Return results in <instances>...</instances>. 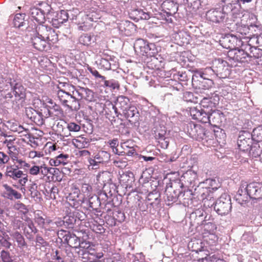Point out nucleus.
<instances>
[{
  "label": "nucleus",
  "instance_id": "1",
  "mask_svg": "<svg viewBox=\"0 0 262 262\" xmlns=\"http://www.w3.org/2000/svg\"><path fill=\"white\" fill-rule=\"evenodd\" d=\"M36 31L37 34L46 39L51 48L59 41L58 34L50 26L43 24L38 25L36 27Z\"/></svg>",
  "mask_w": 262,
  "mask_h": 262
},
{
  "label": "nucleus",
  "instance_id": "2",
  "mask_svg": "<svg viewBox=\"0 0 262 262\" xmlns=\"http://www.w3.org/2000/svg\"><path fill=\"white\" fill-rule=\"evenodd\" d=\"M5 176L14 181H18L19 184L25 186L28 181V176L19 169L18 165H9L6 166Z\"/></svg>",
  "mask_w": 262,
  "mask_h": 262
},
{
  "label": "nucleus",
  "instance_id": "3",
  "mask_svg": "<svg viewBox=\"0 0 262 262\" xmlns=\"http://www.w3.org/2000/svg\"><path fill=\"white\" fill-rule=\"evenodd\" d=\"M154 45L149 44L147 41L143 39H138L134 44V49L136 53L139 56L146 57H154L156 53L154 48Z\"/></svg>",
  "mask_w": 262,
  "mask_h": 262
},
{
  "label": "nucleus",
  "instance_id": "4",
  "mask_svg": "<svg viewBox=\"0 0 262 262\" xmlns=\"http://www.w3.org/2000/svg\"><path fill=\"white\" fill-rule=\"evenodd\" d=\"M214 209L222 216L229 214L232 209L230 197L226 193L222 194L215 202Z\"/></svg>",
  "mask_w": 262,
  "mask_h": 262
},
{
  "label": "nucleus",
  "instance_id": "5",
  "mask_svg": "<svg viewBox=\"0 0 262 262\" xmlns=\"http://www.w3.org/2000/svg\"><path fill=\"white\" fill-rule=\"evenodd\" d=\"M231 66L227 61L221 59H215L212 64V70L220 78H226L230 74Z\"/></svg>",
  "mask_w": 262,
  "mask_h": 262
},
{
  "label": "nucleus",
  "instance_id": "6",
  "mask_svg": "<svg viewBox=\"0 0 262 262\" xmlns=\"http://www.w3.org/2000/svg\"><path fill=\"white\" fill-rule=\"evenodd\" d=\"M68 90L72 92V95H75L79 99H84L87 101L92 102L94 100L93 92L88 89L83 87L76 88L74 85L70 84H67Z\"/></svg>",
  "mask_w": 262,
  "mask_h": 262
},
{
  "label": "nucleus",
  "instance_id": "7",
  "mask_svg": "<svg viewBox=\"0 0 262 262\" xmlns=\"http://www.w3.org/2000/svg\"><path fill=\"white\" fill-rule=\"evenodd\" d=\"M242 188H244L247 194L251 199L259 200L262 199V186L256 183H251L247 184L246 182H242L241 186ZM242 191V190H241Z\"/></svg>",
  "mask_w": 262,
  "mask_h": 262
},
{
  "label": "nucleus",
  "instance_id": "8",
  "mask_svg": "<svg viewBox=\"0 0 262 262\" xmlns=\"http://www.w3.org/2000/svg\"><path fill=\"white\" fill-rule=\"evenodd\" d=\"M187 132L191 138L198 141L205 139L206 131L200 125L190 122L187 124Z\"/></svg>",
  "mask_w": 262,
  "mask_h": 262
},
{
  "label": "nucleus",
  "instance_id": "9",
  "mask_svg": "<svg viewBox=\"0 0 262 262\" xmlns=\"http://www.w3.org/2000/svg\"><path fill=\"white\" fill-rule=\"evenodd\" d=\"M244 49L234 48L230 50L228 52V57L229 60L235 62H248V52L245 50V46L243 45Z\"/></svg>",
  "mask_w": 262,
  "mask_h": 262
},
{
  "label": "nucleus",
  "instance_id": "10",
  "mask_svg": "<svg viewBox=\"0 0 262 262\" xmlns=\"http://www.w3.org/2000/svg\"><path fill=\"white\" fill-rule=\"evenodd\" d=\"M252 39H256L253 37L248 41V43L245 45V50L248 52V60L251 61L254 59H258L262 56V50L254 47L252 45Z\"/></svg>",
  "mask_w": 262,
  "mask_h": 262
},
{
  "label": "nucleus",
  "instance_id": "11",
  "mask_svg": "<svg viewBox=\"0 0 262 262\" xmlns=\"http://www.w3.org/2000/svg\"><path fill=\"white\" fill-rule=\"evenodd\" d=\"M190 114L193 119L203 123H208L209 121L210 113L203 110H199L196 107H192L190 110Z\"/></svg>",
  "mask_w": 262,
  "mask_h": 262
},
{
  "label": "nucleus",
  "instance_id": "12",
  "mask_svg": "<svg viewBox=\"0 0 262 262\" xmlns=\"http://www.w3.org/2000/svg\"><path fill=\"white\" fill-rule=\"evenodd\" d=\"M22 219L25 222V226L24 228V233L27 238L29 239H32L34 235L37 233V229L35 227L32 220L28 216H25Z\"/></svg>",
  "mask_w": 262,
  "mask_h": 262
},
{
  "label": "nucleus",
  "instance_id": "13",
  "mask_svg": "<svg viewBox=\"0 0 262 262\" xmlns=\"http://www.w3.org/2000/svg\"><path fill=\"white\" fill-rule=\"evenodd\" d=\"M64 233L63 236L64 242L67 243L70 247L73 248H78L80 246V239L74 234H71L70 232L64 230H61Z\"/></svg>",
  "mask_w": 262,
  "mask_h": 262
},
{
  "label": "nucleus",
  "instance_id": "14",
  "mask_svg": "<svg viewBox=\"0 0 262 262\" xmlns=\"http://www.w3.org/2000/svg\"><path fill=\"white\" fill-rule=\"evenodd\" d=\"M209 226H212V224H207L206 225L202 233V236L204 242L210 246H212L217 242L218 237L212 231L208 230Z\"/></svg>",
  "mask_w": 262,
  "mask_h": 262
},
{
  "label": "nucleus",
  "instance_id": "15",
  "mask_svg": "<svg viewBox=\"0 0 262 262\" xmlns=\"http://www.w3.org/2000/svg\"><path fill=\"white\" fill-rule=\"evenodd\" d=\"M33 45L36 50L40 51H48L51 50V48L47 43L46 39L43 38L37 34L32 38Z\"/></svg>",
  "mask_w": 262,
  "mask_h": 262
},
{
  "label": "nucleus",
  "instance_id": "16",
  "mask_svg": "<svg viewBox=\"0 0 262 262\" xmlns=\"http://www.w3.org/2000/svg\"><path fill=\"white\" fill-rule=\"evenodd\" d=\"M197 178L196 172L192 170H188L182 176L181 181L188 187H193Z\"/></svg>",
  "mask_w": 262,
  "mask_h": 262
},
{
  "label": "nucleus",
  "instance_id": "17",
  "mask_svg": "<svg viewBox=\"0 0 262 262\" xmlns=\"http://www.w3.org/2000/svg\"><path fill=\"white\" fill-rule=\"evenodd\" d=\"M76 20L79 29L80 30L87 31L92 27L85 12L80 13L77 16Z\"/></svg>",
  "mask_w": 262,
  "mask_h": 262
},
{
  "label": "nucleus",
  "instance_id": "18",
  "mask_svg": "<svg viewBox=\"0 0 262 262\" xmlns=\"http://www.w3.org/2000/svg\"><path fill=\"white\" fill-rule=\"evenodd\" d=\"M118 28L126 36H130L136 31V26L130 21L124 20L119 24Z\"/></svg>",
  "mask_w": 262,
  "mask_h": 262
},
{
  "label": "nucleus",
  "instance_id": "19",
  "mask_svg": "<svg viewBox=\"0 0 262 262\" xmlns=\"http://www.w3.org/2000/svg\"><path fill=\"white\" fill-rule=\"evenodd\" d=\"M123 114L126 119L132 123H135L139 120V111L137 108L134 105L129 106L128 108L123 112Z\"/></svg>",
  "mask_w": 262,
  "mask_h": 262
},
{
  "label": "nucleus",
  "instance_id": "20",
  "mask_svg": "<svg viewBox=\"0 0 262 262\" xmlns=\"http://www.w3.org/2000/svg\"><path fill=\"white\" fill-rule=\"evenodd\" d=\"M13 92L16 100L21 102L25 101L26 96V89L20 83L15 84L13 87Z\"/></svg>",
  "mask_w": 262,
  "mask_h": 262
},
{
  "label": "nucleus",
  "instance_id": "21",
  "mask_svg": "<svg viewBox=\"0 0 262 262\" xmlns=\"http://www.w3.org/2000/svg\"><path fill=\"white\" fill-rule=\"evenodd\" d=\"M224 115L223 113L219 110H213L209 115V121L208 123L214 125L218 126L221 124Z\"/></svg>",
  "mask_w": 262,
  "mask_h": 262
},
{
  "label": "nucleus",
  "instance_id": "22",
  "mask_svg": "<svg viewBox=\"0 0 262 262\" xmlns=\"http://www.w3.org/2000/svg\"><path fill=\"white\" fill-rule=\"evenodd\" d=\"M223 14L220 9H213L208 11L206 13L207 18L212 22L219 23L223 21Z\"/></svg>",
  "mask_w": 262,
  "mask_h": 262
},
{
  "label": "nucleus",
  "instance_id": "23",
  "mask_svg": "<svg viewBox=\"0 0 262 262\" xmlns=\"http://www.w3.org/2000/svg\"><path fill=\"white\" fill-rule=\"evenodd\" d=\"M45 12L38 8L33 7L31 9L30 15L33 20L41 24L45 20Z\"/></svg>",
  "mask_w": 262,
  "mask_h": 262
},
{
  "label": "nucleus",
  "instance_id": "24",
  "mask_svg": "<svg viewBox=\"0 0 262 262\" xmlns=\"http://www.w3.org/2000/svg\"><path fill=\"white\" fill-rule=\"evenodd\" d=\"M212 97H204L200 102L201 110L211 113L215 110L216 103Z\"/></svg>",
  "mask_w": 262,
  "mask_h": 262
},
{
  "label": "nucleus",
  "instance_id": "25",
  "mask_svg": "<svg viewBox=\"0 0 262 262\" xmlns=\"http://www.w3.org/2000/svg\"><path fill=\"white\" fill-rule=\"evenodd\" d=\"M69 156L68 154H61L54 158L51 159L49 164L52 166H58L60 165H65L68 163Z\"/></svg>",
  "mask_w": 262,
  "mask_h": 262
},
{
  "label": "nucleus",
  "instance_id": "26",
  "mask_svg": "<svg viewBox=\"0 0 262 262\" xmlns=\"http://www.w3.org/2000/svg\"><path fill=\"white\" fill-rule=\"evenodd\" d=\"M3 187L5 188L4 196L7 199L10 200H12L13 198L15 199H20L22 198V195L20 193L13 189L8 184H4Z\"/></svg>",
  "mask_w": 262,
  "mask_h": 262
},
{
  "label": "nucleus",
  "instance_id": "27",
  "mask_svg": "<svg viewBox=\"0 0 262 262\" xmlns=\"http://www.w3.org/2000/svg\"><path fill=\"white\" fill-rule=\"evenodd\" d=\"M34 221L42 228H44L46 230H50L51 227L50 225L53 223L51 220H46L39 213H36L35 214Z\"/></svg>",
  "mask_w": 262,
  "mask_h": 262
},
{
  "label": "nucleus",
  "instance_id": "28",
  "mask_svg": "<svg viewBox=\"0 0 262 262\" xmlns=\"http://www.w3.org/2000/svg\"><path fill=\"white\" fill-rule=\"evenodd\" d=\"M124 155L128 156H132L136 154V150L135 148V144L132 141H127L122 143L121 145Z\"/></svg>",
  "mask_w": 262,
  "mask_h": 262
},
{
  "label": "nucleus",
  "instance_id": "29",
  "mask_svg": "<svg viewBox=\"0 0 262 262\" xmlns=\"http://www.w3.org/2000/svg\"><path fill=\"white\" fill-rule=\"evenodd\" d=\"M67 83H65L63 86L64 90H59L57 92V96L61 104L64 106L68 102V99L71 97L72 92L68 90V88L66 86Z\"/></svg>",
  "mask_w": 262,
  "mask_h": 262
},
{
  "label": "nucleus",
  "instance_id": "30",
  "mask_svg": "<svg viewBox=\"0 0 262 262\" xmlns=\"http://www.w3.org/2000/svg\"><path fill=\"white\" fill-rule=\"evenodd\" d=\"M90 143L89 139L82 136H79L72 140V144L79 149L87 148Z\"/></svg>",
  "mask_w": 262,
  "mask_h": 262
},
{
  "label": "nucleus",
  "instance_id": "31",
  "mask_svg": "<svg viewBox=\"0 0 262 262\" xmlns=\"http://www.w3.org/2000/svg\"><path fill=\"white\" fill-rule=\"evenodd\" d=\"M76 96L71 94V97L68 99V102L64 106L67 107L68 109L71 111H77L80 108V103L78 98H76Z\"/></svg>",
  "mask_w": 262,
  "mask_h": 262
},
{
  "label": "nucleus",
  "instance_id": "32",
  "mask_svg": "<svg viewBox=\"0 0 262 262\" xmlns=\"http://www.w3.org/2000/svg\"><path fill=\"white\" fill-rule=\"evenodd\" d=\"M162 8L167 14L172 15L174 14L178 10V5L173 1L166 0L163 2L162 5Z\"/></svg>",
  "mask_w": 262,
  "mask_h": 262
},
{
  "label": "nucleus",
  "instance_id": "33",
  "mask_svg": "<svg viewBox=\"0 0 262 262\" xmlns=\"http://www.w3.org/2000/svg\"><path fill=\"white\" fill-rule=\"evenodd\" d=\"M96 38L93 35L88 33L82 34L79 38V42L80 44L89 47L92 43L96 42Z\"/></svg>",
  "mask_w": 262,
  "mask_h": 262
},
{
  "label": "nucleus",
  "instance_id": "34",
  "mask_svg": "<svg viewBox=\"0 0 262 262\" xmlns=\"http://www.w3.org/2000/svg\"><path fill=\"white\" fill-rule=\"evenodd\" d=\"M252 141L249 138H245L243 136H239L237 140V144L239 149L242 151H247L251 147Z\"/></svg>",
  "mask_w": 262,
  "mask_h": 262
},
{
  "label": "nucleus",
  "instance_id": "35",
  "mask_svg": "<svg viewBox=\"0 0 262 262\" xmlns=\"http://www.w3.org/2000/svg\"><path fill=\"white\" fill-rule=\"evenodd\" d=\"M3 143L4 145L6 146L8 148V154L10 155L11 156H13L17 152V149L16 147V144L17 142L16 141L15 139H6Z\"/></svg>",
  "mask_w": 262,
  "mask_h": 262
},
{
  "label": "nucleus",
  "instance_id": "36",
  "mask_svg": "<svg viewBox=\"0 0 262 262\" xmlns=\"http://www.w3.org/2000/svg\"><path fill=\"white\" fill-rule=\"evenodd\" d=\"M236 6H237V4L228 3L223 6L221 12L223 15H224L223 16L224 19L227 20L229 19L233 9H234Z\"/></svg>",
  "mask_w": 262,
  "mask_h": 262
},
{
  "label": "nucleus",
  "instance_id": "37",
  "mask_svg": "<svg viewBox=\"0 0 262 262\" xmlns=\"http://www.w3.org/2000/svg\"><path fill=\"white\" fill-rule=\"evenodd\" d=\"M128 102L129 99L127 97L121 96L118 98L116 106L123 113L129 106Z\"/></svg>",
  "mask_w": 262,
  "mask_h": 262
},
{
  "label": "nucleus",
  "instance_id": "38",
  "mask_svg": "<svg viewBox=\"0 0 262 262\" xmlns=\"http://www.w3.org/2000/svg\"><path fill=\"white\" fill-rule=\"evenodd\" d=\"M56 17V18L54 20V24L60 25L68 20L69 14L67 11L62 10L57 14Z\"/></svg>",
  "mask_w": 262,
  "mask_h": 262
},
{
  "label": "nucleus",
  "instance_id": "39",
  "mask_svg": "<svg viewBox=\"0 0 262 262\" xmlns=\"http://www.w3.org/2000/svg\"><path fill=\"white\" fill-rule=\"evenodd\" d=\"M11 236L17 243V246L20 248H24L27 246V243L23 235L18 231H15L11 234Z\"/></svg>",
  "mask_w": 262,
  "mask_h": 262
},
{
  "label": "nucleus",
  "instance_id": "40",
  "mask_svg": "<svg viewBox=\"0 0 262 262\" xmlns=\"http://www.w3.org/2000/svg\"><path fill=\"white\" fill-rule=\"evenodd\" d=\"M10 129L13 132H17L20 134V136H27L29 135V130L25 128L21 125H18L17 123H13L10 127Z\"/></svg>",
  "mask_w": 262,
  "mask_h": 262
},
{
  "label": "nucleus",
  "instance_id": "41",
  "mask_svg": "<svg viewBox=\"0 0 262 262\" xmlns=\"http://www.w3.org/2000/svg\"><path fill=\"white\" fill-rule=\"evenodd\" d=\"M11 158L13 161H16L18 164L19 168L27 170L30 168V164L22 158H18L17 153L13 156H11Z\"/></svg>",
  "mask_w": 262,
  "mask_h": 262
},
{
  "label": "nucleus",
  "instance_id": "42",
  "mask_svg": "<svg viewBox=\"0 0 262 262\" xmlns=\"http://www.w3.org/2000/svg\"><path fill=\"white\" fill-rule=\"evenodd\" d=\"M95 160L98 161L100 164L107 162L110 158V155L105 151H99L95 156Z\"/></svg>",
  "mask_w": 262,
  "mask_h": 262
},
{
  "label": "nucleus",
  "instance_id": "43",
  "mask_svg": "<svg viewBox=\"0 0 262 262\" xmlns=\"http://www.w3.org/2000/svg\"><path fill=\"white\" fill-rule=\"evenodd\" d=\"M103 253L102 252H96L94 250H90L89 251V257L88 259L89 262H94L97 261H100L103 257Z\"/></svg>",
  "mask_w": 262,
  "mask_h": 262
},
{
  "label": "nucleus",
  "instance_id": "44",
  "mask_svg": "<svg viewBox=\"0 0 262 262\" xmlns=\"http://www.w3.org/2000/svg\"><path fill=\"white\" fill-rule=\"evenodd\" d=\"M85 12L90 23L92 21H97L100 18V14L93 9L87 10Z\"/></svg>",
  "mask_w": 262,
  "mask_h": 262
},
{
  "label": "nucleus",
  "instance_id": "45",
  "mask_svg": "<svg viewBox=\"0 0 262 262\" xmlns=\"http://www.w3.org/2000/svg\"><path fill=\"white\" fill-rule=\"evenodd\" d=\"M215 200L213 193L207 192V195L205 198H203L202 201L205 207L210 208L215 205Z\"/></svg>",
  "mask_w": 262,
  "mask_h": 262
},
{
  "label": "nucleus",
  "instance_id": "46",
  "mask_svg": "<svg viewBox=\"0 0 262 262\" xmlns=\"http://www.w3.org/2000/svg\"><path fill=\"white\" fill-rule=\"evenodd\" d=\"M81 191L85 199L92 198L93 188L90 184L86 183L83 184Z\"/></svg>",
  "mask_w": 262,
  "mask_h": 262
},
{
  "label": "nucleus",
  "instance_id": "47",
  "mask_svg": "<svg viewBox=\"0 0 262 262\" xmlns=\"http://www.w3.org/2000/svg\"><path fill=\"white\" fill-rule=\"evenodd\" d=\"M171 190L172 187H171L170 188H167L165 191V194L167 196V199L168 201H175L178 197H179L182 195H183V196L184 195V194H182V193L181 192L179 194H177L174 190L173 191V194H172Z\"/></svg>",
  "mask_w": 262,
  "mask_h": 262
},
{
  "label": "nucleus",
  "instance_id": "48",
  "mask_svg": "<svg viewBox=\"0 0 262 262\" xmlns=\"http://www.w3.org/2000/svg\"><path fill=\"white\" fill-rule=\"evenodd\" d=\"M243 16L244 14L240 9V6L237 4V6H236L234 9H233L232 13L230 15L229 19L235 21L236 19L238 18H241Z\"/></svg>",
  "mask_w": 262,
  "mask_h": 262
},
{
  "label": "nucleus",
  "instance_id": "49",
  "mask_svg": "<svg viewBox=\"0 0 262 262\" xmlns=\"http://www.w3.org/2000/svg\"><path fill=\"white\" fill-rule=\"evenodd\" d=\"M160 194L157 191H153L150 192L147 197V200L150 202L151 204L158 203L160 202Z\"/></svg>",
  "mask_w": 262,
  "mask_h": 262
},
{
  "label": "nucleus",
  "instance_id": "50",
  "mask_svg": "<svg viewBox=\"0 0 262 262\" xmlns=\"http://www.w3.org/2000/svg\"><path fill=\"white\" fill-rule=\"evenodd\" d=\"M25 16L23 14H16L13 19V24L15 27L20 28L24 24Z\"/></svg>",
  "mask_w": 262,
  "mask_h": 262
},
{
  "label": "nucleus",
  "instance_id": "51",
  "mask_svg": "<svg viewBox=\"0 0 262 262\" xmlns=\"http://www.w3.org/2000/svg\"><path fill=\"white\" fill-rule=\"evenodd\" d=\"M37 185L35 183H33L30 185L29 187V190L30 193L31 198L33 199H39L40 195V193L37 190Z\"/></svg>",
  "mask_w": 262,
  "mask_h": 262
},
{
  "label": "nucleus",
  "instance_id": "52",
  "mask_svg": "<svg viewBox=\"0 0 262 262\" xmlns=\"http://www.w3.org/2000/svg\"><path fill=\"white\" fill-rule=\"evenodd\" d=\"M14 208L19 211L21 213L26 215L29 212L27 206L20 201H17L14 205Z\"/></svg>",
  "mask_w": 262,
  "mask_h": 262
},
{
  "label": "nucleus",
  "instance_id": "53",
  "mask_svg": "<svg viewBox=\"0 0 262 262\" xmlns=\"http://www.w3.org/2000/svg\"><path fill=\"white\" fill-rule=\"evenodd\" d=\"M90 228L97 233L101 234L104 232L105 229L101 224H98L97 222H92L90 225Z\"/></svg>",
  "mask_w": 262,
  "mask_h": 262
},
{
  "label": "nucleus",
  "instance_id": "54",
  "mask_svg": "<svg viewBox=\"0 0 262 262\" xmlns=\"http://www.w3.org/2000/svg\"><path fill=\"white\" fill-rule=\"evenodd\" d=\"M252 137L257 142L262 141V126H259L253 129Z\"/></svg>",
  "mask_w": 262,
  "mask_h": 262
},
{
  "label": "nucleus",
  "instance_id": "55",
  "mask_svg": "<svg viewBox=\"0 0 262 262\" xmlns=\"http://www.w3.org/2000/svg\"><path fill=\"white\" fill-rule=\"evenodd\" d=\"M39 167L40 169V173L45 176L48 175L49 173H51L52 170H53L54 172L55 171V168L48 167L44 162L39 166Z\"/></svg>",
  "mask_w": 262,
  "mask_h": 262
},
{
  "label": "nucleus",
  "instance_id": "56",
  "mask_svg": "<svg viewBox=\"0 0 262 262\" xmlns=\"http://www.w3.org/2000/svg\"><path fill=\"white\" fill-rule=\"evenodd\" d=\"M10 158V155L0 151V167L8 164Z\"/></svg>",
  "mask_w": 262,
  "mask_h": 262
},
{
  "label": "nucleus",
  "instance_id": "57",
  "mask_svg": "<svg viewBox=\"0 0 262 262\" xmlns=\"http://www.w3.org/2000/svg\"><path fill=\"white\" fill-rule=\"evenodd\" d=\"M31 121L37 125H42L45 123L44 116L41 113L37 111L36 115H35Z\"/></svg>",
  "mask_w": 262,
  "mask_h": 262
},
{
  "label": "nucleus",
  "instance_id": "58",
  "mask_svg": "<svg viewBox=\"0 0 262 262\" xmlns=\"http://www.w3.org/2000/svg\"><path fill=\"white\" fill-rule=\"evenodd\" d=\"M111 174L107 171H103L97 176V180L102 181L103 183H108L111 181Z\"/></svg>",
  "mask_w": 262,
  "mask_h": 262
},
{
  "label": "nucleus",
  "instance_id": "59",
  "mask_svg": "<svg viewBox=\"0 0 262 262\" xmlns=\"http://www.w3.org/2000/svg\"><path fill=\"white\" fill-rule=\"evenodd\" d=\"M113 163L115 166L121 169L125 168L128 165L127 160L125 158H118L114 160Z\"/></svg>",
  "mask_w": 262,
  "mask_h": 262
},
{
  "label": "nucleus",
  "instance_id": "60",
  "mask_svg": "<svg viewBox=\"0 0 262 262\" xmlns=\"http://www.w3.org/2000/svg\"><path fill=\"white\" fill-rule=\"evenodd\" d=\"M67 201L70 206L74 208H77L80 205V203L77 198H74L71 195H69L67 197Z\"/></svg>",
  "mask_w": 262,
  "mask_h": 262
},
{
  "label": "nucleus",
  "instance_id": "61",
  "mask_svg": "<svg viewBox=\"0 0 262 262\" xmlns=\"http://www.w3.org/2000/svg\"><path fill=\"white\" fill-rule=\"evenodd\" d=\"M32 163L34 165L31 167L30 166V168L28 169V173L30 176H36L40 173L39 165H35L34 162H33Z\"/></svg>",
  "mask_w": 262,
  "mask_h": 262
},
{
  "label": "nucleus",
  "instance_id": "62",
  "mask_svg": "<svg viewBox=\"0 0 262 262\" xmlns=\"http://www.w3.org/2000/svg\"><path fill=\"white\" fill-rule=\"evenodd\" d=\"M4 236L0 237V244L1 245L6 248L9 249L11 246V243L9 241L10 237L6 234H3Z\"/></svg>",
  "mask_w": 262,
  "mask_h": 262
},
{
  "label": "nucleus",
  "instance_id": "63",
  "mask_svg": "<svg viewBox=\"0 0 262 262\" xmlns=\"http://www.w3.org/2000/svg\"><path fill=\"white\" fill-rule=\"evenodd\" d=\"M108 143L114 153L118 154V149L117 148L119 145L118 140L117 139H113L112 140H110Z\"/></svg>",
  "mask_w": 262,
  "mask_h": 262
},
{
  "label": "nucleus",
  "instance_id": "64",
  "mask_svg": "<svg viewBox=\"0 0 262 262\" xmlns=\"http://www.w3.org/2000/svg\"><path fill=\"white\" fill-rule=\"evenodd\" d=\"M202 260L203 262H223V259L217 258L214 255L202 257Z\"/></svg>",
  "mask_w": 262,
  "mask_h": 262
}]
</instances>
